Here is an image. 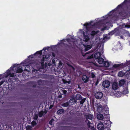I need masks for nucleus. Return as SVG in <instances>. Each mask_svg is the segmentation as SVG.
<instances>
[{
	"label": "nucleus",
	"mask_w": 130,
	"mask_h": 130,
	"mask_svg": "<svg viewBox=\"0 0 130 130\" xmlns=\"http://www.w3.org/2000/svg\"><path fill=\"white\" fill-rule=\"evenodd\" d=\"M112 122L110 120L105 121L104 124L102 122L99 123L97 125L96 127L99 130H103L107 128V130H110V127Z\"/></svg>",
	"instance_id": "obj_1"
},
{
	"label": "nucleus",
	"mask_w": 130,
	"mask_h": 130,
	"mask_svg": "<svg viewBox=\"0 0 130 130\" xmlns=\"http://www.w3.org/2000/svg\"><path fill=\"white\" fill-rule=\"evenodd\" d=\"M128 2L127 0H125L120 5H118L117 7L113 10H112V11L110 12V13L108 14L109 16H112L113 15V13L114 11H116L117 9H119L120 8H122L123 6V5L125 4L126 3Z\"/></svg>",
	"instance_id": "obj_2"
},
{
	"label": "nucleus",
	"mask_w": 130,
	"mask_h": 130,
	"mask_svg": "<svg viewBox=\"0 0 130 130\" xmlns=\"http://www.w3.org/2000/svg\"><path fill=\"white\" fill-rule=\"evenodd\" d=\"M103 96V93L101 92H97L94 94L95 98L97 99H100L102 98Z\"/></svg>",
	"instance_id": "obj_3"
},
{
	"label": "nucleus",
	"mask_w": 130,
	"mask_h": 130,
	"mask_svg": "<svg viewBox=\"0 0 130 130\" xmlns=\"http://www.w3.org/2000/svg\"><path fill=\"white\" fill-rule=\"evenodd\" d=\"M110 85V82L108 80H105L103 82L102 84L103 87L107 88L109 87Z\"/></svg>",
	"instance_id": "obj_4"
},
{
	"label": "nucleus",
	"mask_w": 130,
	"mask_h": 130,
	"mask_svg": "<svg viewBox=\"0 0 130 130\" xmlns=\"http://www.w3.org/2000/svg\"><path fill=\"white\" fill-rule=\"evenodd\" d=\"M64 41V40H61V43L63 44L65 48L66 49L68 50L70 49L71 46V45H69L67 44L64 43H63V42Z\"/></svg>",
	"instance_id": "obj_5"
},
{
	"label": "nucleus",
	"mask_w": 130,
	"mask_h": 130,
	"mask_svg": "<svg viewBox=\"0 0 130 130\" xmlns=\"http://www.w3.org/2000/svg\"><path fill=\"white\" fill-rule=\"evenodd\" d=\"M82 79L83 81L85 80L84 82L85 83H86L89 81V78L88 77H87L86 75H83L82 76Z\"/></svg>",
	"instance_id": "obj_6"
},
{
	"label": "nucleus",
	"mask_w": 130,
	"mask_h": 130,
	"mask_svg": "<svg viewBox=\"0 0 130 130\" xmlns=\"http://www.w3.org/2000/svg\"><path fill=\"white\" fill-rule=\"evenodd\" d=\"M85 47V51H87L90 50L92 47V45H83Z\"/></svg>",
	"instance_id": "obj_7"
},
{
	"label": "nucleus",
	"mask_w": 130,
	"mask_h": 130,
	"mask_svg": "<svg viewBox=\"0 0 130 130\" xmlns=\"http://www.w3.org/2000/svg\"><path fill=\"white\" fill-rule=\"evenodd\" d=\"M101 55V53L99 52H96L94 54V57L95 58L98 59L99 58H100Z\"/></svg>",
	"instance_id": "obj_8"
},
{
	"label": "nucleus",
	"mask_w": 130,
	"mask_h": 130,
	"mask_svg": "<svg viewBox=\"0 0 130 130\" xmlns=\"http://www.w3.org/2000/svg\"><path fill=\"white\" fill-rule=\"evenodd\" d=\"M118 85L116 82H114L112 85V88L113 89L116 90L118 89Z\"/></svg>",
	"instance_id": "obj_9"
},
{
	"label": "nucleus",
	"mask_w": 130,
	"mask_h": 130,
	"mask_svg": "<svg viewBox=\"0 0 130 130\" xmlns=\"http://www.w3.org/2000/svg\"><path fill=\"white\" fill-rule=\"evenodd\" d=\"M64 112V110L63 109H60L58 110L57 112V113L58 115H61Z\"/></svg>",
	"instance_id": "obj_10"
},
{
	"label": "nucleus",
	"mask_w": 130,
	"mask_h": 130,
	"mask_svg": "<svg viewBox=\"0 0 130 130\" xmlns=\"http://www.w3.org/2000/svg\"><path fill=\"white\" fill-rule=\"evenodd\" d=\"M83 35L84 37L83 41L85 42H87L89 39V36L88 35H86L84 33L83 34Z\"/></svg>",
	"instance_id": "obj_11"
},
{
	"label": "nucleus",
	"mask_w": 130,
	"mask_h": 130,
	"mask_svg": "<svg viewBox=\"0 0 130 130\" xmlns=\"http://www.w3.org/2000/svg\"><path fill=\"white\" fill-rule=\"evenodd\" d=\"M98 61L99 64H102L104 62V60L102 58L100 57L98 59Z\"/></svg>",
	"instance_id": "obj_12"
},
{
	"label": "nucleus",
	"mask_w": 130,
	"mask_h": 130,
	"mask_svg": "<svg viewBox=\"0 0 130 130\" xmlns=\"http://www.w3.org/2000/svg\"><path fill=\"white\" fill-rule=\"evenodd\" d=\"M75 98L77 100H82V96L79 94H77L76 95Z\"/></svg>",
	"instance_id": "obj_13"
},
{
	"label": "nucleus",
	"mask_w": 130,
	"mask_h": 130,
	"mask_svg": "<svg viewBox=\"0 0 130 130\" xmlns=\"http://www.w3.org/2000/svg\"><path fill=\"white\" fill-rule=\"evenodd\" d=\"M125 82L124 79H121L119 82V85L120 86H122L124 85L125 83Z\"/></svg>",
	"instance_id": "obj_14"
},
{
	"label": "nucleus",
	"mask_w": 130,
	"mask_h": 130,
	"mask_svg": "<svg viewBox=\"0 0 130 130\" xmlns=\"http://www.w3.org/2000/svg\"><path fill=\"white\" fill-rule=\"evenodd\" d=\"M118 75L119 77H122L124 75L125 76V73L122 71H120L118 73Z\"/></svg>",
	"instance_id": "obj_15"
},
{
	"label": "nucleus",
	"mask_w": 130,
	"mask_h": 130,
	"mask_svg": "<svg viewBox=\"0 0 130 130\" xmlns=\"http://www.w3.org/2000/svg\"><path fill=\"white\" fill-rule=\"evenodd\" d=\"M103 115L101 113H99L97 116V118L100 120H103Z\"/></svg>",
	"instance_id": "obj_16"
},
{
	"label": "nucleus",
	"mask_w": 130,
	"mask_h": 130,
	"mask_svg": "<svg viewBox=\"0 0 130 130\" xmlns=\"http://www.w3.org/2000/svg\"><path fill=\"white\" fill-rule=\"evenodd\" d=\"M86 117L87 120H88V119L90 120L92 119L93 115L91 114H89L88 115H86Z\"/></svg>",
	"instance_id": "obj_17"
},
{
	"label": "nucleus",
	"mask_w": 130,
	"mask_h": 130,
	"mask_svg": "<svg viewBox=\"0 0 130 130\" xmlns=\"http://www.w3.org/2000/svg\"><path fill=\"white\" fill-rule=\"evenodd\" d=\"M42 50H41L40 51L37 52L36 53L34 54V55L38 56V55H41L42 53Z\"/></svg>",
	"instance_id": "obj_18"
},
{
	"label": "nucleus",
	"mask_w": 130,
	"mask_h": 130,
	"mask_svg": "<svg viewBox=\"0 0 130 130\" xmlns=\"http://www.w3.org/2000/svg\"><path fill=\"white\" fill-rule=\"evenodd\" d=\"M45 111L42 110L40 111L38 113V116L39 117H41L43 115Z\"/></svg>",
	"instance_id": "obj_19"
},
{
	"label": "nucleus",
	"mask_w": 130,
	"mask_h": 130,
	"mask_svg": "<svg viewBox=\"0 0 130 130\" xmlns=\"http://www.w3.org/2000/svg\"><path fill=\"white\" fill-rule=\"evenodd\" d=\"M23 71L22 69V68H19L18 67L17 69V70H16L17 73H22Z\"/></svg>",
	"instance_id": "obj_20"
},
{
	"label": "nucleus",
	"mask_w": 130,
	"mask_h": 130,
	"mask_svg": "<svg viewBox=\"0 0 130 130\" xmlns=\"http://www.w3.org/2000/svg\"><path fill=\"white\" fill-rule=\"evenodd\" d=\"M103 63L104 66L106 67H108L110 65L109 63L107 61H104Z\"/></svg>",
	"instance_id": "obj_21"
},
{
	"label": "nucleus",
	"mask_w": 130,
	"mask_h": 130,
	"mask_svg": "<svg viewBox=\"0 0 130 130\" xmlns=\"http://www.w3.org/2000/svg\"><path fill=\"white\" fill-rule=\"evenodd\" d=\"M63 82L64 84H69L70 83L71 80H67L66 79H63Z\"/></svg>",
	"instance_id": "obj_22"
},
{
	"label": "nucleus",
	"mask_w": 130,
	"mask_h": 130,
	"mask_svg": "<svg viewBox=\"0 0 130 130\" xmlns=\"http://www.w3.org/2000/svg\"><path fill=\"white\" fill-rule=\"evenodd\" d=\"M69 102H67L66 103H63L61 105L63 107H66L69 106Z\"/></svg>",
	"instance_id": "obj_23"
},
{
	"label": "nucleus",
	"mask_w": 130,
	"mask_h": 130,
	"mask_svg": "<svg viewBox=\"0 0 130 130\" xmlns=\"http://www.w3.org/2000/svg\"><path fill=\"white\" fill-rule=\"evenodd\" d=\"M123 64H115L113 66V67L115 68H117L118 67H120L121 66H122Z\"/></svg>",
	"instance_id": "obj_24"
},
{
	"label": "nucleus",
	"mask_w": 130,
	"mask_h": 130,
	"mask_svg": "<svg viewBox=\"0 0 130 130\" xmlns=\"http://www.w3.org/2000/svg\"><path fill=\"white\" fill-rule=\"evenodd\" d=\"M92 23V21H91L90 22H89V23H87L85 24H84V26L86 27V28H87V26H90L91 25V24Z\"/></svg>",
	"instance_id": "obj_25"
},
{
	"label": "nucleus",
	"mask_w": 130,
	"mask_h": 130,
	"mask_svg": "<svg viewBox=\"0 0 130 130\" xmlns=\"http://www.w3.org/2000/svg\"><path fill=\"white\" fill-rule=\"evenodd\" d=\"M98 31H95V30H93L91 32L90 35L92 36H94L98 33Z\"/></svg>",
	"instance_id": "obj_26"
},
{
	"label": "nucleus",
	"mask_w": 130,
	"mask_h": 130,
	"mask_svg": "<svg viewBox=\"0 0 130 130\" xmlns=\"http://www.w3.org/2000/svg\"><path fill=\"white\" fill-rule=\"evenodd\" d=\"M128 89L126 88H125L122 92V93L124 94H126L128 93Z\"/></svg>",
	"instance_id": "obj_27"
},
{
	"label": "nucleus",
	"mask_w": 130,
	"mask_h": 130,
	"mask_svg": "<svg viewBox=\"0 0 130 130\" xmlns=\"http://www.w3.org/2000/svg\"><path fill=\"white\" fill-rule=\"evenodd\" d=\"M125 73V76H129L130 75V70H129L127 71Z\"/></svg>",
	"instance_id": "obj_28"
},
{
	"label": "nucleus",
	"mask_w": 130,
	"mask_h": 130,
	"mask_svg": "<svg viewBox=\"0 0 130 130\" xmlns=\"http://www.w3.org/2000/svg\"><path fill=\"white\" fill-rule=\"evenodd\" d=\"M45 57L43 56L41 59V63L42 65H43L44 63V62L45 61Z\"/></svg>",
	"instance_id": "obj_29"
},
{
	"label": "nucleus",
	"mask_w": 130,
	"mask_h": 130,
	"mask_svg": "<svg viewBox=\"0 0 130 130\" xmlns=\"http://www.w3.org/2000/svg\"><path fill=\"white\" fill-rule=\"evenodd\" d=\"M65 127H72V128L74 129L75 130H80V129L81 128H79V127H74L73 126L70 127V126H66Z\"/></svg>",
	"instance_id": "obj_30"
},
{
	"label": "nucleus",
	"mask_w": 130,
	"mask_h": 130,
	"mask_svg": "<svg viewBox=\"0 0 130 130\" xmlns=\"http://www.w3.org/2000/svg\"><path fill=\"white\" fill-rule=\"evenodd\" d=\"M126 13L125 12L124 10H123V11H121L119 13V14L120 15L122 16L123 15H124Z\"/></svg>",
	"instance_id": "obj_31"
},
{
	"label": "nucleus",
	"mask_w": 130,
	"mask_h": 130,
	"mask_svg": "<svg viewBox=\"0 0 130 130\" xmlns=\"http://www.w3.org/2000/svg\"><path fill=\"white\" fill-rule=\"evenodd\" d=\"M38 118V115L37 114H35L34 115V117L33 119L34 120L36 121L37 120Z\"/></svg>",
	"instance_id": "obj_32"
},
{
	"label": "nucleus",
	"mask_w": 130,
	"mask_h": 130,
	"mask_svg": "<svg viewBox=\"0 0 130 130\" xmlns=\"http://www.w3.org/2000/svg\"><path fill=\"white\" fill-rule=\"evenodd\" d=\"M54 120L53 119H51L50 121H49V123L50 125H54Z\"/></svg>",
	"instance_id": "obj_33"
},
{
	"label": "nucleus",
	"mask_w": 130,
	"mask_h": 130,
	"mask_svg": "<svg viewBox=\"0 0 130 130\" xmlns=\"http://www.w3.org/2000/svg\"><path fill=\"white\" fill-rule=\"evenodd\" d=\"M26 130H32V127L30 125H27L26 127Z\"/></svg>",
	"instance_id": "obj_34"
},
{
	"label": "nucleus",
	"mask_w": 130,
	"mask_h": 130,
	"mask_svg": "<svg viewBox=\"0 0 130 130\" xmlns=\"http://www.w3.org/2000/svg\"><path fill=\"white\" fill-rule=\"evenodd\" d=\"M86 100V99L85 98H84L82 100H81L80 101V104H83L85 102Z\"/></svg>",
	"instance_id": "obj_35"
},
{
	"label": "nucleus",
	"mask_w": 130,
	"mask_h": 130,
	"mask_svg": "<svg viewBox=\"0 0 130 130\" xmlns=\"http://www.w3.org/2000/svg\"><path fill=\"white\" fill-rule=\"evenodd\" d=\"M37 124L36 122L34 121H33L31 122V124L33 126L36 125Z\"/></svg>",
	"instance_id": "obj_36"
},
{
	"label": "nucleus",
	"mask_w": 130,
	"mask_h": 130,
	"mask_svg": "<svg viewBox=\"0 0 130 130\" xmlns=\"http://www.w3.org/2000/svg\"><path fill=\"white\" fill-rule=\"evenodd\" d=\"M116 32L115 30L112 31L109 33L110 35H112L115 33Z\"/></svg>",
	"instance_id": "obj_37"
},
{
	"label": "nucleus",
	"mask_w": 130,
	"mask_h": 130,
	"mask_svg": "<svg viewBox=\"0 0 130 130\" xmlns=\"http://www.w3.org/2000/svg\"><path fill=\"white\" fill-rule=\"evenodd\" d=\"M7 75L8 76H9V75H10V73L12 72L11 71V70H10L9 69H8V70L7 71Z\"/></svg>",
	"instance_id": "obj_38"
},
{
	"label": "nucleus",
	"mask_w": 130,
	"mask_h": 130,
	"mask_svg": "<svg viewBox=\"0 0 130 130\" xmlns=\"http://www.w3.org/2000/svg\"><path fill=\"white\" fill-rule=\"evenodd\" d=\"M9 76L11 77H13L14 76H15V74L14 73H11Z\"/></svg>",
	"instance_id": "obj_39"
},
{
	"label": "nucleus",
	"mask_w": 130,
	"mask_h": 130,
	"mask_svg": "<svg viewBox=\"0 0 130 130\" xmlns=\"http://www.w3.org/2000/svg\"><path fill=\"white\" fill-rule=\"evenodd\" d=\"M91 123L89 121H88V122L87 123V125H88L89 127H90Z\"/></svg>",
	"instance_id": "obj_40"
},
{
	"label": "nucleus",
	"mask_w": 130,
	"mask_h": 130,
	"mask_svg": "<svg viewBox=\"0 0 130 130\" xmlns=\"http://www.w3.org/2000/svg\"><path fill=\"white\" fill-rule=\"evenodd\" d=\"M91 76L92 78H94L95 77V75L93 72L91 73Z\"/></svg>",
	"instance_id": "obj_41"
},
{
	"label": "nucleus",
	"mask_w": 130,
	"mask_h": 130,
	"mask_svg": "<svg viewBox=\"0 0 130 130\" xmlns=\"http://www.w3.org/2000/svg\"><path fill=\"white\" fill-rule=\"evenodd\" d=\"M99 82V80H98V79L97 81L95 83V86L97 85L98 84Z\"/></svg>",
	"instance_id": "obj_42"
},
{
	"label": "nucleus",
	"mask_w": 130,
	"mask_h": 130,
	"mask_svg": "<svg viewBox=\"0 0 130 130\" xmlns=\"http://www.w3.org/2000/svg\"><path fill=\"white\" fill-rule=\"evenodd\" d=\"M66 40L67 42H71V40L69 38L66 39Z\"/></svg>",
	"instance_id": "obj_43"
},
{
	"label": "nucleus",
	"mask_w": 130,
	"mask_h": 130,
	"mask_svg": "<svg viewBox=\"0 0 130 130\" xmlns=\"http://www.w3.org/2000/svg\"><path fill=\"white\" fill-rule=\"evenodd\" d=\"M125 27L126 28H130V25H125Z\"/></svg>",
	"instance_id": "obj_44"
},
{
	"label": "nucleus",
	"mask_w": 130,
	"mask_h": 130,
	"mask_svg": "<svg viewBox=\"0 0 130 130\" xmlns=\"http://www.w3.org/2000/svg\"><path fill=\"white\" fill-rule=\"evenodd\" d=\"M4 81L3 80H2L0 82V86H1L4 83Z\"/></svg>",
	"instance_id": "obj_45"
},
{
	"label": "nucleus",
	"mask_w": 130,
	"mask_h": 130,
	"mask_svg": "<svg viewBox=\"0 0 130 130\" xmlns=\"http://www.w3.org/2000/svg\"><path fill=\"white\" fill-rule=\"evenodd\" d=\"M13 67H11L10 68V70H11V71H13Z\"/></svg>",
	"instance_id": "obj_46"
},
{
	"label": "nucleus",
	"mask_w": 130,
	"mask_h": 130,
	"mask_svg": "<svg viewBox=\"0 0 130 130\" xmlns=\"http://www.w3.org/2000/svg\"><path fill=\"white\" fill-rule=\"evenodd\" d=\"M90 129L91 130H95V128L93 126L91 127Z\"/></svg>",
	"instance_id": "obj_47"
},
{
	"label": "nucleus",
	"mask_w": 130,
	"mask_h": 130,
	"mask_svg": "<svg viewBox=\"0 0 130 130\" xmlns=\"http://www.w3.org/2000/svg\"><path fill=\"white\" fill-rule=\"evenodd\" d=\"M52 55L54 57H55V56L54 53V52H52Z\"/></svg>",
	"instance_id": "obj_48"
},
{
	"label": "nucleus",
	"mask_w": 130,
	"mask_h": 130,
	"mask_svg": "<svg viewBox=\"0 0 130 130\" xmlns=\"http://www.w3.org/2000/svg\"><path fill=\"white\" fill-rule=\"evenodd\" d=\"M18 66V65L17 64H14L13 65V68H15L16 67H17Z\"/></svg>",
	"instance_id": "obj_49"
},
{
	"label": "nucleus",
	"mask_w": 130,
	"mask_h": 130,
	"mask_svg": "<svg viewBox=\"0 0 130 130\" xmlns=\"http://www.w3.org/2000/svg\"><path fill=\"white\" fill-rule=\"evenodd\" d=\"M49 48V47H48V48H46V47H44L43 49V50H44V51H45L46 50H48Z\"/></svg>",
	"instance_id": "obj_50"
},
{
	"label": "nucleus",
	"mask_w": 130,
	"mask_h": 130,
	"mask_svg": "<svg viewBox=\"0 0 130 130\" xmlns=\"http://www.w3.org/2000/svg\"><path fill=\"white\" fill-rule=\"evenodd\" d=\"M53 107V105H51L50 106V107H49V109H51V108H52Z\"/></svg>",
	"instance_id": "obj_51"
},
{
	"label": "nucleus",
	"mask_w": 130,
	"mask_h": 130,
	"mask_svg": "<svg viewBox=\"0 0 130 130\" xmlns=\"http://www.w3.org/2000/svg\"><path fill=\"white\" fill-rule=\"evenodd\" d=\"M29 57H31V58H34L33 56V55H30Z\"/></svg>",
	"instance_id": "obj_52"
},
{
	"label": "nucleus",
	"mask_w": 130,
	"mask_h": 130,
	"mask_svg": "<svg viewBox=\"0 0 130 130\" xmlns=\"http://www.w3.org/2000/svg\"><path fill=\"white\" fill-rule=\"evenodd\" d=\"M45 111L44 112V115H45L47 113V111L46 110H45V111Z\"/></svg>",
	"instance_id": "obj_53"
},
{
	"label": "nucleus",
	"mask_w": 130,
	"mask_h": 130,
	"mask_svg": "<svg viewBox=\"0 0 130 130\" xmlns=\"http://www.w3.org/2000/svg\"><path fill=\"white\" fill-rule=\"evenodd\" d=\"M120 38L122 39H123L124 37L123 36L121 35L120 36Z\"/></svg>",
	"instance_id": "obj_54"
},
{
	"label": "nucleus",
	"mask_w": 130,
	"mask_h": 130,
	"mask_svg": "<svg viewBox=\"0 0 130 130\" xmlns=\"http://www.w3.org/2000/svg\"><path fill=\"white\" fill-rule=\"evenodd\" d=\"M62 97V96L61 95H60L58 96V98H61Z\"/></svg>",
	"instance_id": "obj_55"
},
{
	"label": "nucleus",
	"mask_w": 130,
	"mask_h": 130,
	"mask_svg": "<svg viewBox=\"0 0 130 130\" xmlns=\"http://www.w3.org/2000/svg\"><path fill=\"white\" fill-rule=\"evenodd\" d=\"M32 87H33L35 88L36 87V85H33Z\"/></svg>",
	"instance_id": "obj_56"
},
{
	"label": "nucleus",
	"mask_w": 130,
	"mask_h": 130,
	"mask_svg": "<svg viewBox=\"0 0 130 130\" xmlns=\"http://www.w3.org/2000/svg\"><path fill=\"white\" fill-rule=\"evenodd\" d=\"M67 91H64L63 93H66V92Z\"/></svg>",
	"instance_id": "obj_57"
},
{
	"label": "nucleus",
	"mask_w": 130,
	"mask_h": 130,
	"mask_svg": "<svg viewBox=\"0 0 130 130\" xmlns=\"http://www.w3.org/2000/svg\"><path fill=\"white\" fill-rule=\"evenodd\" d=\"M24 70L25 71H27V69H25Z\"/></svg>",
	"instance_id": "obj_58"
},
{
	"label": "nucleus",
	"mask_w": 130,
	"mask_h": 130,
	"mask_svg": "<svg viewBox=\"0 0 130 130\" xmlns=\"http://www.w3.org/2000/svg\"><path fill=\"white\" fill-rule=\"evenodd\" d=\"M129 70H130V66H129Z\"/></svg>",
	"instance_id": "obj_59"
},
{
	"label": "nucleus",
	"mask_w": 130,
	"mask_h": 130,
	"mask_svg": "<svg viewBox=\"0 0 130 130\" xmlns=\"http://www.w3.org/2000/svg\"><path fill=\"white\" fill-rule=\"evenodd\" d=\"M94 64L95 66H97L94 63Z\"/></svg>",
	"instance_id": "obj_60"
},
{
	"label": "nucleus",
	"mask_w": 130,
	"mask_h": 130,
	"mask_svg": "<svg viewBox=\"0 0 130 130\" xmlns=\"http://www.w3.org/2000/svg\"><path fill=\"white\" fill-rule=\"evenodd\" d=\"M71 38L72 39H73V38Z\"/></svg>",
	"instance_id": "obj_61"
},
{
	"label": "nucleus",
	"mask_w": 130,
	"mask_h": 130,
	"mask_svg": "<svg viewBox=\"0 0 130 130\" xmlns=\"http://www.w3.org/2000/svg\"><path fill=\"white\" fill-rule=\"evenodd\" d=\"M71 100V99H70V101Z\"/></svg>",
	"instance_id": "obj_62"
}]
</instances>
